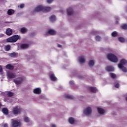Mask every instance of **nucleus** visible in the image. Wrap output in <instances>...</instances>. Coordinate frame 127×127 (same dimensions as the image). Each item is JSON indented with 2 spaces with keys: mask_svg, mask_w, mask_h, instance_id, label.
<instances>
[{
  "mask_svg": "<svg viewBox=\"0 0 127 127\" xmlns=\"http://www.w3.org/2000/svg\"><path fill=\"white\" fill-rule=\"evenodd\" d=\"M89 91H90V92H92V93H97L98 90H97V88H96V87H90Z\"/></svg>",
  "mask_w": 127,
  "mask_h": 127,
  "instance_id": "412c9836",
  "label": "nucleus"
},
{
  "mask_svg": "<svg viewBox=\"0 0 127 127\" xmlns=\"http://www.w3.org/2000/svg\"><path fill=\"white\" fill-rule=\"evenodd\" d=\"M66 98H67L68 99H73V96L70 95H68L66 96Z\"/></svg>",
  "mask_w": 127,
  "mask_h": 127,
  "instance_id": "4c0bfd02",
  "label": "nucleus"
},
{
  "mask_svg": "<svg viewBox=\"0 0 127 127\" xmlns=\"http://www.w3.org/2000/svg\"><path fill=\"white\" fill-rule=\"evenodd\" d=\"M24 6H25V5L24 4V3H22L20 4V5H18V7L19 8H23L24 7Z\"/></svg>",
  "mask_w": 127,
  "mask_h": 127,
  "instance_id": "2f4dec72",
  "label": "nucleus"
},
{
  "mask_svg": "<svg viewBox=\"0 0 127 127\" xmlns=\"http://www.w3.org/2000/svg\"><path fill=\"white\" fill-rule=\"evenodd\" d=\"M19 31H20L21 32V33H23V34H24V33H26V32H27V31H28V30H27V28H25V27H23L20 28L19 30Z\"/></svg>",
  "mask_w": 127,
  "mask_h": 127,
  "instance_id": "ddd939ff",
  "label": "nucleus"
},
{
  "mask_svg": "<svg viewBox=\"0 0 127 127\" xmlns=\"http://www.w3.org/2000/svg\"><path fill=\"white\" fill-rule=\"evenodd\" d=\"M88 65L90 66V67H93L94 65H95V62L93 60L89 61L88 63Z\"/></svg>",
  "mask_w": 127,
  "mask_h": 127,
  "instance_id": "393cba45",
  "label": "nucleus"
},
{
  "mask_svg": "<svg viewBox=\"0 0 127 127\" xmlns=\"http://www.w3.org/2000/svg\"><path fill=\"white\" fill-rule=\"evenodd\" d=\"M112 35L113 37H116V36H117L118 35V33L116 31L113 32L112 33Z\"/></svg>",
  "mask_w": 127,
  "mask_h": 127,
  "instance_id": "c756f323",
  "label": "nucleus"
},
{
  "mask_svg": "<svg viewBox=\"0 0 127 127\" xmlns=\"http://www.w3.org/2000/svg\"><path fill=\"white\" fill-rule=\"evenodd\" d=\"M6 35L10 36L12 34V30L10 28H7L6 30Z\"/></svg>",
  "mask_w": 127,
  "mask_h": 127,
  "instance_id": "2eb2a0df",
  "label": "nucleus"
},
{
  "mask_svg": "<svg viewBox=\"0 0 127 127\" xmlns=\"http://www.w3.org/2000/svg\"><path fill=\"white\" fill-rule=\"evenodd\" d=\"M24 121L26 123H29V122L30 121L29 118H28L27 117H25Z\"/></svg>",
  "mask_w": 127,
  "mask_h": 127,
  "instance_id": "72a5a7b5",
  "label": "nucleus"
},
{
  "mask_svg": "<svg viewBox=\"0 0 127 127\" xmlns=\"http://www.w3.org/2000/svg\"><path fill=\"white\" fill-rule=\"evenodd\" d=\"M3 36H4V35H3V34H0V37H3Z\"/></svg>",
  "mask_w": 127,
  "mask_h": 127,
  "instance_id": "37998d69",
  "label": "nucleus"
},
{
  "mask_svg": "<svg viewBox=\"0 0 127 127\" xmlns=\"http://www.w3.org/2000/svg\"><path fill=\"white\" fill-rule=\"evenodd\" d=\"M51 127H56V125H55L54 124H52L51 126Z\"/></svg>",
  "mask_w": 127,
  "mask_h": 127,
  "instance_id": "c03bdc74",
  "label": "nucleus"
},
{
  "mask_svg": "<svg viewBox=\"0 0 127 127\" xmlns=\"http://www.w3.org/2000/svg\"><path fill=\"white\" fill-rule=\"evenodd\" d=\"M0 95L2 97H4V102H7V103H11V100H9V98H10V97H12L14 93L10 91H6L5 92H0Z\"/></svg>",
  "mask_w": 127,
  "mask_h": 127,
  "instance_id": "f257e3e1",
  "label": "nucleus"
},
{
  "mask_svg": "<svg viewBox=\"0 0 127 127\" xmlns=\"http://www.w3.org/2000/svg\"><path fill=\"white\" fill-rule=\"evenodd\" d=\"M75 122V119H74V118L71 117L69 118V123H70V124H73Z\"/></svg>",
  "mask_w": 127,
  "mask_h": 127,
  "instance_id": "c85d7f7f",
  "label": "nucleus"
},
{
  "mask_svg": "<svg viewBox=\"0 0 127 127\" xmlns=\"http://www.w3.org/2000/svg\"><path fill=\"white\" fill-rule=\"evenodd\" d=\"M0 74H3V71H2V67L0 65Z\"/></svg>",
  "mask_w": 127,
  "mask_h": 127,
  "instance_id": "58836bf2",
  "label": "nucleus"
},
{
  "mask_svg": "<svg viewBox=\"0 0 127 127\" xmlns=\"http://www.w3.org/2000/svg\"><path fill=\"white\" fill-rule=\"evenodd\" d=\"M23 81H24V78L22 77H19L13 79V82L16 85H20L22 84L23 83Z\"/></svg>",
  "mask_w": 127,
  "mask_h": 127,
  "instance_id": "6e6552de",
  "label": "nucleus"
},
{
  "mask_svg": "<svg viewBox=\"0 0 127 127\" xmlns=\"http://www.w3.org/2000/svg\"><path fill=\"white\" fill-rule=\"evenodd\" d=\"M51 10V7H44L42 5L37 6L35 9V11H44V12H48Z\"/></svg>",
  "mask_w": 127,
  "mask_h": 127,
  "instance_id": "f03ea898",
  "label": "nucleus"
},
{
  "mask_svg": "<svg viewBox=\"0 0 127 127\" xmlns=\"http://www.w3.org/2000/svg\"><path fill=\"white\" fill-rule=\"evenodd\" d=\"M98 112L100 115H104L105 114V110L102 108H97Z\"/></svg>",
  "mask_w": 127,
  "mask_h": 127,
  "instance_id": "f3484780",
  "label": "nucleus"
},
{
  "mask_svg": "<svg viewBox=\"0 0 127 127\" xmlns=\"http://www.w3.org/2000/svg\"><path fill=\"white\" fill-rule=\"evenodd\" d=\"M13 13H14V10L11 9L8 10L7 14H8V15H11L13 14Z\"/></svg>",
  "mask_w": 127,
  "mask_h": 127,
  "instance_id": "5701e85b",
  "label": "nucleus"
},
{
  "mask_svg": "<svg viewBox=\"0 0 127 127\" xmlns=\"http://www.w3.org/2000/svg\"><path fill=\"white\" fill-rule=\"evenodd\" d=\"M3 127H8V124H5L3 126Z\"/></svg>",
  "mask_w": 127,
  "mask_h": 127,
  "instance_id": "79ce46f5",
  "label": "nucleus"
},
{
  "mask_svg": "<svg viewBox=\"0 0 127 127\" xmlns=\"http://www.w3.org/2000/svg\"><path fill=\"white\" fill-rule=\"evenodd\" d=\"M119 40L120 42H125V38H124L123 37L119 38Z\"/></svg>",
  "mask_w": 127,
  "mask_h": 127,
  "instance_id": "7c9ffc66",
  "label": "nucleus"
},
{
  "mask_svg": "<svg viewBox=\"0 0 127 127\" xmlns=\"http://www.w3.org/2000/svg\"><path fill=\"white\" fill-rule=\"evenodd\" d=\"M20 125V121L15 119L11 120V127H18Z\"/></svg>",
  "mask_w": 127,
  "mask_h": 127,
  "instance_id": "0eeeda50",
  "label": "nucleus"
},
{
  "mask_svg": "<svg viewBox=\"0 0 127 127\" xmlns=\"http://www.w3.org/2000/svg\"><path fill=\"white\" fill-rule=\"evenodd\" d=\"M127 63V60L123 59L121 61L120 64H118V67L120 69H121L123 72L127 73V67L124 66V65H126Z\"/></svg>",
  "mask_w": 127,
  "mask_h": 127,
  "instance_id": "20e7f679",
  "label": "nucleus"
},
{
  "mask_svg": "<svg viewBox=\"0 0 127 127\" xmlns=\"http://www.w3.org/2000/svg\"><path fill=\"white\" fill-rule=\"evenodd\" d=\"M50 77L52 81H57V78L55 77V75H54V73L51 72L50 74Z\"/></svg>",
  "mask_w": 127,
  "mask_h": 127,
  "instance_id": "4468645a",
  "label": "nucleus"
},
{
  "mask_svg": "<svg viewBox=\"0 0 127 127\" xmlns=\"http://www.w3.org/2000/svg\"><path fill=\"white\" fill-rule=\"evenodd\" d=\"M122 28L123 29H127V24H124L122 26Z\"/></svg>",
  "mask_w": 127,
  "mask_h": 127,
  "instance_id": "c9c22d12",
  "label": "nucleus"
},
{
  "mask_svg": "<svg viewBox=\"0 0 127 127\" xmlns=\"http://www.w3.org/2000/svg\"><path fill=\"white\" fill-rule=\"evenodd\" d=\"M17 55V53L15 52H13L9 54V56H10V57H12V58L16 57Z\"/></svg>",
  "mask_w": 127,
  "mask_h": 127,
  "instance_id": "cd10ccee",
  "label": "nucleus"
},
{
  "mask_svg": "<svg viewBox=\"0 0 127 127\" xmlns=\"http://www.w3.org/2000/svg\"><path fill=\"white\" fill-rule=\"evenodd\" d=\"M69 85L71 86V87H72V86H74V81H69Z\"/></svg>",
  "mask_w": 127,
  "mask_h": 127,
  "instance_id": "e433bc0d",
  "label": "nucleus"
},
{
  "mask_svg": "<svg viewBox=\"0 0 127 127\" xmlns=\"http://www.w3.org/2000/svg\"><path fill=\"white\" fill-rule=\"evenodd\" d=\"M52 1H53V0H47V2H48V3H51V2H52Z\"/></svg>",
  "mask_w": 127,
  "mask_h": 127,
  "instance_id": "a19ab883",
  "label": "nucleus"
},
{
  "mask_svg": "<svg viewBox=\"0 0 127 127\" xmlns=\"http://www.w3.org/2000/svg\"><path fill=\"white\" fill-rule=\"evenodd\" d=\"M115 88H119L120 87V84L119 83H116L115 85Z\"/></svg>",
  "mask_w": 127,
  "mask_h": 127,
  "instance_id": "ea45409f",
  "label": "nucleus"
},
{
  "mask_svg": "<svg viewBox=\"0 0 127 127\" xmlns=\"http://www.w3.org/2000/svg\"><path fill=\"white\" fill-rule=\"evenodd\" d=\"M1 107V104L0 103V108Z\"/></svg>",
  "mask_w": 127,
  "mask_h": 127,
  "instance_id": "49530a36",
  "label": "nucleus"
},
{
  "mask_svg": "<svg viewBox=\"0 0 127 127\" xmlns=\"http://www.w3.org/2000/svg\"><path fill=\"white\" fill-rule=\"evenodd\" d=\"M107 57L110 61L114 62V63H117L119 61L118 57L113 54H108L107 55Z\"/></svg>",
  "mask_w": 127,
  "mask_h": 127,
  "instance_id": "7ed1b4c3",
  "label": "nucleus"
},
{
  "mask_svg": "<svg viewBox=\"0 0 127 127\" xmlns=\"http://www.w3.org/2000/svg\"><path fill=\"white\" fill-rule=\"evenodd\" d=\"M92 114V108L91 107H87L85 108L84 110V114L87 116H89Z\"/></svg>",
  "mask_w": 127,
  "mask_h": 127,
  "instance_id": "9d476101",
  "label": "nucleus"
},
{
  "mask_svg": "<svg viewBox=\"0 0 127 127\" xmlns=\"http://www.w3.org/2000/svg\"><path fill=\"white\" fill-rule=\"evenodd\" d=\"M23 112V109L20 106H15L13 108L12 113L14 115H18Z\"/></svg>",
  "mask_w": 127,
  "mask_h": 127,
  "instance_id": "423d86ee",
  "label": "nucleus"
},
{
  "mask_svg": "<svg viewBox=\"0 0 127 127\" xmlns=\"http://www.w3.org/2000/svg\"><path fill=\"white\" fill-rule=\"evenodd\" d=\"M110 76L113 79H115V78H116V77H117V75H116V74L113 73H110Z\"/></svg>",
  "mask_w": 127,
  "mask_h": 127,
  "instance_id": "473e14b6",
  "label": "nucleus"
},
{
  "mask_svg": "<svg viewBox=\"0 0 127 127\" xmlns=\"http://www.w3.org/2000/svg\"><path fill=\"white\" fill-rule=\"evenodd\" d=\"M79 62L80 63H85L86 60H85V58L84 57V56H81V57H80L79 58V59H78Z\"/></svg>",
  "mask_w": 127,
  "mask_h": 127,
  "instance_id": "aec40b11",
  "label": "nucleus"
},
{
  "mask_svg": "<svg viewBox=\"0 0 127 127\" xmlns=\"http://www.w3.org/2000/svg\"><path fill=\"white\" fill-rule=\"evenodd\" d=\"M34 94H37L38 95L41 94V89H40V88L35 89L34 90Z\"/></svg>",
  "mask_w": 127,
  "mask_h": 127,
  "instance_id": "dca6fc26",
  "label": "nucleus"
},
{
  "mask_svg": "<svg viewBox=\"0 0 127 127\" xmlns=\"http://www.w3.org/2000/svg\"><path fill=\"white\" fill-rule=\"evenodd\" d=\"M19 14V13L17 14V15L18 16Z\"/></svg>",
  "mask_w": 127,
  "mask_h": 127,
  "instance_id": "de8ad7c7",
  "label": "nucleus"
},
{
  "mask_svg": "<svg viewBox=\"0 0 127 127\" xmlns=\"http://www.w3.org/2000/svg\"><path fill=\"white\" fill-rule=\"evenodd\" d=\"M6 69H9V70H13V66L11 65L10 64H8L6 65Z\"/></svg>",
  "mask_w": 127,
  "mask_h": 127,
  "instance_id": "a878e982",
  "label": "nucleus"
},
{
  "mask_svg": "<svg viewBox=\"0 0 127 127\" xmlns=\"http://www.w3.org/2000/svg\"><path fill=\"white\" fill-rule=\"evenodd\" d=\"M29 48V44H20L19 46L20 49H27Z\"/></svg>",
  "mask_w": 127,
  "mask_h": 127,
  "instance_id": "9b49d317",
  "label": "nucleus"
},
{
  "mask_svg": "<svg viewBox=\"0 0 127 127\" xmlns=\"http://www.w3.org/2000/svg\"><path fill=\"white\" fill-rule=\"evenodd\" d=\"M67 14L68 15H72V14L73 13V9L72 8H69L67 10Z\"/></svg>",
  "mask_w": 127,
  "mask_h": 127,
  "instance_id": "4be33fe9",
  "label": "nucleus"
},
{
  "mask_svg": "<svg viewBox=\"0 0 127 127\" xmlns=\"http://www.w3.org/2000/svg\"><path fill=\"white\" fill-rule=\"evenodd\" d=\"M95 39L97 41H100V40H101V37H100V36H97L95 37Z\"/></svg>",
  "mask_w": 127,
  "mask_h": 127,
  "instance_id": "f704fd0d",
  "label": "nucleus"
},
{
  "mask_svg": "<svg viewBox=\"0 0 127 127\" xmlns=\"http://www.w3.org/2000/svg\"><path fill=\"white\" fill-rule=\"evenodd\" d=\"M106 70L108 71V72H113V71H115V68L113 66H107L106 67Z\"/></svg>",
  "mask_w": 127,
  "mask_h": 127,
  "instance_id": "f8f14e48",
  "label": "nucleus"
},
{
  "mask_svg": "<svg viewBox=\"0 0 127 127\" xmlns=\"http://www.w3.org/2000/svg\"><path fill=\"white\" fill-rule=\"evenodd\" d=\"M50 19L52 22H54V21L56 20V16L54 15H53L50 17Z\"/></svg>",
  "mask_w": 127,
  "mask_h": 127,
  "instance_id": "b1692460",
  "label": "nucleus"
},
{
  "mask_svg": "<svg viewBox=\"0 0 127 127\" xmlns=\"http://www.w3.org/2000/svg\"><path fill=\"white\" fill-rule=\"evenodd\" d=\"M4 49L5 51H9V50H10V45H7L6 46H5L4 47Z\"/></svg>",
  "mask_w": 127,
  "mask_h": 127,
  "instance_id": "bb28decb",
  "label": "nucleus"
},
{
  "mask_svg": "<svg viewBox=\"0 0 127 127\" xmlns=\"http://www.w3.org/2000/svg\"><path fill=\"white\" fill-rule=\"evenodd\" d=\"M47 34L55 35V34H56V31H55L54 30L51 29L48 31Z\"/></svg>",
  "mask_w": 127,
  "mask_h": 127,
  "instance_id": "a211bd4d",
  "label": "nucleus"
},
{
  "mask_svg": "<svg viewBox=\"0 0 127 127\" xmlns=\"http://www.w3.org/2000/svg\"><path fill=\"white\" fill-rule=\"evenodd\" d=\"M15 77H16V74H15V73L10 71L7 72V79H13V78H15Z\"/></svg>",
  "mask_w": 127,
  "mask_h": 127,
  "instance_id": "1a4fd4ad",
  "label": "nucleus"
},
{
  "mask_svg": "<svg viewBox=\"0 0 127 127\" xmlns=\"http://www.w3.org/2000/svg\"><path fill=\"white\" fill-rule=\"evenodd\" d=\"M58 47L61 48L62 47V46H61V45H58Z\"/></svg>",
  "mask_w": 127,
  "mask_h": 127,
  "instance_id": "a18cd8bd",
  "label": "nucleus"
},
{
  "mask_svg": "<svg viewBox=\"0 0 127 127\" xmlns=\"http://www.w3.org/2000/svg\"><path fill=\"white\" fill-rule=\"evenodd\" d=\"M19 39V36L18 35H15L6 39L7 42H10V43H14Z\"/></svg>",
  "mask_w": 127,
  "mask_h": 127,
  "instance_id": "39448f33",
  "label": "nucleus"
},
{
  "mask_svg": "<svg viewBox=\"0 0 127 127\" xmlns=\"http://www.w3.org/2000/svg\"><path fill=\"white\" fill-rule=\"evenodd\" d=\"M2 112L5 116L8 115V109H7V108H3L2 109Z\"/></svg>",
  "mask_w": 127,
  "mask_h": 127,
  "instance_id": "6ab92c4d",
  "label": "nucleus"
}]
</instances>
